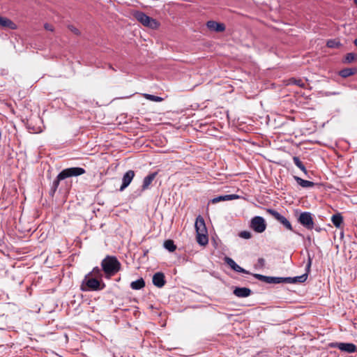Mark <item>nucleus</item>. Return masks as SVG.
I'll list each match as a JSON object with an SVG mask.
<instances>
[{
	"instance_id": "nucleus-8",
	"label": "nucleus",
	"mask_w": 357,
	"mask_h": 357,
	"mask_svg": "<svg viewBox=\"0 0 357 357\" xmlns=\"http://www.w3.org/2000/svg\"><path fill=\"white\" fill-rule=\"evenodd\" d=\"M333 348H337L342 351H345L349 354L354 353L357 351L356 346L353 343L345 342H333L331 344Z\"/></svg>"
},
{
	"instance_id": "nucleus-28",
	"label": "nucleus",
	"mask_w": 357,
	"mask_h": 357,
	"mask_svg": "<svg viewBox=\"0 0 357 357\" xmlns=\"http://www.w3.org/2000/svg\"><path fill=\"white\" fill-rule=\"evenodd\" d=\"M290 84H294L300 87L304 88L305 86V83L301 79L291 78L289 79Z\"/></svg>"
},
{
	"instance_id": "nucleus-29",
	"label": "nucleus",
	"mask_w": 357,
	"mask_h": 357,
	"mask_svg": "<svg viewBox=\"0 0 357 357\" xmlns=\"http://www.w3.org/2000/svg\"><path fill=\"white\" fill-rule=\"evenodd\" d=\"M356 59V54L354 53L350 52L347 53L344 59V63H351L354 61Z\"/></svg>"
},
{
	"instance_id": "nucleus-10",
	"label": "nucleus",
	"mask_w": 357,
	"mask_h": 357,
	"mask_svg": "<svg viewBox=\"0 0 357 357\" xmlns=\"http://www.w3.org/2000/svg\"><path fill=\"white\" fill-rule=\"evenodd\" d=\"M135 176V172L132 170H128L126 172L122 178V184L120 187L119 190H124L131 183Z\"/></svg>"
},
{
	"instance_id": "nucleus-21",
	"label": "nucleus",
	"mask_w": 357,
	"mask_h": 357,
	"mask_svg": "<svg viewBox=\"0 0 357 357\" xmlns=\"http://www.w3.org/2000/svg\"><path fill=\"white\" fill-rule=\"evenodd\" d=\"M357 73L356 68H343L339 72V75L343 77L347 78L349 76H351Z\"/></svg>"
},
{
	"instance_id": "nucleus-42",
	"label": "nucleus",
	"mask_w": 357,
	"mask_h": 357,
	"mask_svg": "<svg viewBox=\"0 0 357 357\" xmlns=\"http://www.w3.org/2000/svg\"><path fill=\"white\" fill-rule=\"evenodd\" d=\"M354 1L357 5V0H354Z\"/></svg>"
},
{
	"instance_id": "nucleus-7",
	"label": "nucleus",
	"mask_w": 357,
	"mask_h": 357,
	"mask_svg": "<svg viewBox=\"0 0 357 357\" xmlns=\"http://www.w3.org/2000/svg\"><path fill=\"white\" fill-rule=\"evenodd\" d=\"M298 222L307 229L314 228L313 218L310 212H302L298 218Z\"/></svg>"
},
{
	"instance_id": "nucleus-17",
	"label": "nucleus",
	"mask_w": 357,
	"mask_h": 357,
	"mask_svg": "<svg viewBox=\"0 0 357 357\" xmlns=\"http://www.w3.org/2000/svg\"><path fill=\"white\" fill-rule=\"evenodd\" d=\"M157 175L156 172H153L151 174H149L148 176H146L144 180L142 183V190H145L149 188L150 184L152 183V181L154 180Z\"/></svg>"
},
{
	"instance_id": "nucleus-18",
	"label": "nucleus",
	"mask_w": 357,
	"mask_h": 357,
	"mask_svg": "<svg viewBox=\"0 0 357 357\" xmlns=\"http://www.w3.org/2000/svg\"><path fill=\"white\" fill-rule=\"evenodd\" d=\"M294 178L295 181L297 182V183L303 188H312L315 185V183L312 181L304 180L296 176H295Z\"/></svg>"
},
{
	"instance_id": "nucleus-11",
	"label": "nucleus",
	"mask_w": 357,
	"mask_h": 357,
	"mask_svg": "<svg viewBox=\"0 0 357 357\" xmlns=\"http://www.w3.org/2000/svg\"><path fill=\"white\" fill-rule=\"evenodd\" d=\"M225 263L234 271L238 273H242L245 274H250V273L243 268L238 265L234 259L230 257H226L225 259Z\"/></svg>"
},
{
	"instance_id": "nucleus-5",
	"label": "nucleus",
	"mask_w": 357,
	"mask_h": 357,
	"mask_svg": "<svg viewBox=\"0 0 357 357\" xmlns=\"http://www.w3.org/2000/svg\"><path fill=\"white\" fill-rule=\"evenodd\" d=\"M250 227L257 233H262L266 229V223L263 217L257 215L251 219Z\"/></svg>"
},
{
	"instance_id": "nucleus-35",
	"label": "nucleus",
	"mask_w": 357,
	"mask_h": 357,
	"mask_svg": "<svg viewBox=\"0 0 357 357\" xmlns=\"http://www.w3.org/2000/svg\"><path fill=\"white\" fill-rule=\"evenodd\" d=\"M225 200L228 201V200L236 199L238 198V196L236 195L232 194V195H225Z\"/></svg>"
},
{
	"instance_id": "nucleus-40",
	"label": "nucleus",
	"mask_w": 357,
	"mask_h": 357,
	"mask_svg": "<svg viewBox=\"0 0 357 357\" xmlns=\"http://www.w3.org/2000/svg\"><path fill=\"white\" fill-rule=\"evenodd\" d=\"M28 128H29V130L31 131V128H30L29 126L28 127ZM31 132H36L37 131H36V130H35L33 129V128H31Z\"/></svg>"
},
{
	"instance_id": "nucleus-12",
	"label": "nucleus",
	"mask_w": 357,
	"mask_h": 357,
	"mask_svg": "<svg viewBox=\"0 0 357 357\" xmlns=\"http://www.w3.org/2000/svg\"><path fill=\"white\" fill-rule=\"evenodd\" d=\"M256 279L268 284H280V277L266 276L258 273L252 274Z\"/></svg>"
},
{
	"instance_id": "nucleus-1",
	"label": "nucleus",
	"mask_w": 357,
	"mask_h": 357,
	"mask_svg": "<svg viewBox=\"0 0 357 357\" xmlns=\"http://www.w3.org/2000/svg\"><path fill=\"white\" fill-rule=\"evenodd\" d=\"M101 267L105 277L109 279L121 270V264L116 257L107 255L101 261Z\"/></svg>"
},
{
	"instance_id": "nucleus-33",
	"label": "nucleus",
	"mask_w": 357,
	"mask_h": 357,
	"mask_svg": "<svg viewBox=\"0 0 357 357\" xmlns=\"http://www.w3.org/2000/svg\"><path fill=\"white\" fill-rule=\"evenodd\" d=\"M265 266V259L264 258H259L257 263L255 264L256 268H263Z\"/></svg>"
},
{
	"instance_id": "nucleus-24",
	"label": "nucleus",
	"mask_w": 357,
	"mask_h": 357,
	"mask_svg": "<svg viewBox=\"0 0 357 357\" xmlns=\"http://www.w3.org/2000/svg\"><path fill=\"white\" fill-rule=\"evenodd\" d=\"M103 274L104 273H103V271L102 270V268H100L99 267L96 266L87 275H89V276L93 275L96 278L102 279V278L103 277Z\"/></svg>"
},
{
	"instance_id": "nucleus-15",
	"label": "nucleus",
	"mask_w": 357,
	"mask_h": 357,
	"mask_svg": "<svg viewBox=\"0 0 357 357\" xmlns=\"http://www.w3.org/2000/svg\"><path fill=\"white\" fill-rule=\"evenodd\" d=\"M233 294L238 298H246L251 295L252 291L248 287H236Z\"/></svg>"
},
{
	"instance_id": "nucleus-14",
	"label": "nucleus",
	"mask_w": 357,
	"mask_h": 357,
	"mask_svg": "<svg viewBox=\"0 0 357 357\" xmlns=\"http://www.w3.org/2000/svg\"><path fill=\"white\" fill-rule=\"evenodd\" d=\"M206 26L209 30L216 32H222L225 30V26L223 23H219L213 20L208 21Z\"/></svg>"
},
{
	"instance_id": "nucleus-37",
	"label": "nucleus",
	"mask_w": 357,
	"mask_h": 357,
	"mask_svg": "<svg viewBox=\"0 0 357 357\" xmlns=\"http://www.w3.org/2000/svg\"><path fill=\"white\" fill-rule=\"evenodd\" d=\"M44 26L46 30L51 31H53L52 26L49 24H45Z\"/></svg>"
},
{
	"instance_id": "nucleus-13",
	"label": "nucleus",
	"mask_w": 357,
	"mask_h": 357,
	"mask_svg": "<svg viewBox=\"0 0 357 357\" xmlns=\"http://www.w3.org/2000/svg\"><path fill=\"white\" fill-rule=\"evenodd\" d=\"M153 283L158 288L162 287L166 283L164 273L162 272L155 273L153 276Z\"/></svg>"
},
{
	"instance_id": "nucleus-38",
	"label": "nucleus",
	"mask_w": 357,
	"mask_h": 357,
	"mask_svg": "<svg viewBox=\"0 0 357 357\" xmlns=\"http://www.w3.org/2000/svg\"><path fill=\"white\" fill-rule=\"evenodd\" d=\"M56 191V190H54V188H50V192H49L50 195L51 197H54V194H55Z\"/></svg>"
},
{
	"instance_id": "nucleus-30",
	"label": "nucleus",
	"mask_w": 357,
	"mask_h": 357,
	"mask_svg": "<svg viewBox=\"0 0 357 357\" xmlns=\"http://www.w3.org/2000/svg\"><path fill=\"white\" fill-rule=\"evenodd\" d=\"M144 96L146 97V98L147 100L155 101V102H160L162 100V98L161 97L156 96L154 95H151V94H144Z\"/></svg>"
},
{
	"instance_id": "nucleus-32",
	"label": "nucleus",
	"mask_w": 357,
	"mask_h": 357,
	"mask_svg": "<svg viewBox=\"0 0 357 357\" xmlns=\"http://www.w3.org/2000/svg\"><path fill=\"white\" fill-rule=\"evenodd\" d=\"M280 283L293 284L292 277H280Z\"/></svg>"
},
{
	"instance_id": "nucleus-23",
	"label": "nucleus",
	"mask_w": 357,
	"mask_h": 357,
	"mask_svg": "<svg viewBox=\"0 0 357 357\" xmlns=\"http://www.w3.org/2000/svg\"><path fill=\"white\" fill-rule=\"evenodd\" d=\"M331 222L336 227L339 228L343 222V217L339 213H335L331 217Z\"/></svg>"
},
{
	"instance_id": "nucleus-41",
	"label": "nucleus",
	"mask_w": 357,
	"mask_h": 357,
	"mask_svg": "<svg viewBox=\"0 0 357 357\" xmlns=\"http://www.w3.org/2000/svg\"><path fill=\"white\" fill-rule=\"evenodd\" d=\"M354 43L357 47V38L354 40Z\"/></svg>"
},
{
	"instance_id": "nucleus-2",
	"label": "nucleus",
	"mask_w": 357,
	"mask_h": 357,
	"mask_svg": "<svg viewBox=\"0 0 357 357\" xmlns=\"http://www.w3.org/2000/svg\"><path fill=\"white\" fill-rule=\"evenodd\" d=\"M86 171L84 168L79 167L64 169L57 175L56 179L53 181L51 188H54V190H57L61 181L72 176L82 175Z\"/></svg>"
},
{
	"instance_id": "nucleus-34",
	"label": "nucleus",
	"mask_w": 357,
	"mask_h": 357,
	"mask_svg": "<svg viewBox=\"0 0 357 357\" xmlns=\"http://www.w3.org/2000/svg\"><path fill=\"white\" fill-rule=\"evenodd\" d=\"M221 201H226L225 195L216 197L213 198L211 202H212V203L215 204V203H218Z\"/></svg>"
},
{
	"instance_id": "nucleus-3",
	"label": "nucleus",
	"mask_w": 357,
	"mask_h": 357,
	"mask_svg": "<svg viewBox=\"0 0 357 357\" xmlns=\"http://www.w3.org/2000/svg\"><path fill=\"white\" fill-rule=\"evenodd\" d=\"M106 285L101 279L86 275L81 284L83 291H98L104 289Z\"/></svg>"
},
{
	"instance_id": "nucleus-39",
	"label": "nucleus",
	"mask_w": 357,
	"mask_h": 357,
	"mask_svg": "<svg viewBox=\"0 0 357 357\" xmlns=\"http://www.w3.org/2000/svg\"><path fill=\"white\" fill-rule=\"evenodd\" d=\"M314 229L318 232H320L322 230L321 227H316Z\"/></svg>"
},
{
	"instance_id": "nucleus-36",
	"label": "nucleus",
	"mask_w": 357,
	"mask_h": 357,
	"mask_svg": "<svg viewBox=\"0 0 357 357\" xmlns=\"http://www.w3.org/2000/svg\"><path fill=\"white\" fill-rule=\"evenodd\" d=\"M70 30H71L73 32H74L75 34H77V35L79 34V30H78L77 29H76L75 27H74V26H70Z\"/></svg>"
},
{
	"instance_id": "nucleus-31",
	"label": "nucleus",
	"mask_w": 357,
	"mask_h": 357,
	"mask_svg": "<svg viewBox=\"0 0 357 357\" xmlns=\"http://www.w3.org/2000/svg\"><path fill=\"white\" fill-rule=\"evenodd\" d=\"M238 236L244 239H250L252 237V234L248 231H242L239 232Z\"/></svg>"
},
{
	"instance_id": "nucleus-26",
	"label": "nucleus",
	"mask_w": 357,
	"mask_h": 357,
	"mask_svg": "<svg viewBox=\"0 0 357 357\" xmlns=\"http://www.w3.org/2000/svg\"><path fill=\"white\" fill-rule=\"evenodd\" d=\"M293 161L295 165L299 168L305 174H307V171L305 167V165L303 164V162L301 161L298 157L294 156L293 157Z\"/></svg>"
},
{
	"instance_id": "nucleus-20",
	"label": "nucleus",
	"mask_w": 357,
	"mask_h": 357,
	"mask_svg": "<svg viewBox=\"0 0 357 357\" xmlns=\"http://www.w3.org/2000/svg\"><path fill=\"white\" fill-rule=\"evenodd\" d=\"M145 287V282L142 278L130 283V288L134 290H140Z\"/></svg>"
},
{
	"instance_id": "nucleus-6",
	"label": "nucleus",
	"mask_w": 357,
	"mask_h": 357,
	"mask_svg": "<svg viewBox=\"0 0 357 357\" xmlns=\"http://www.w3.org/2000/svg\"><path fill=\"white\" fill-rule=\"evenodd\" d=\"M266 212L273 216L280 224H282L287 229L293 231V228L290 222L277 211L273 208H267Z\"/></svg>"
},
{
	"instance_id": "nucleus-22",
	"label": "nucleus",
	"mask_w": 357,
	"mask_h": 357,
	"mask_svg": "<svg viewBox=\"0 0 357 357\" xmlns=\"http://www.w3.org/2000/svg\"><path fill=\"white\" fill-rule=\"evenodd\" d=\"M197 241L200 245H206L208 243V232L197 234Z\"/></svg>"
},
{
	"instance_id": "nucleus-9",
	"label": "nucleus",
	"mask_w": 357,
	"mask_h": 357,
	"mask_svg": "<svg viewBox=\"0 0 357 357\" xmlns=\"http://www.w3.org/2000/svg\"><path fill=\"white\" fill-rule=\"evenodd\" d=\"M312 258L310 255H308L307 263V265L305 267V273L299 276L292 277L293 284L303 283L307 280L308 274L310 272V268L312 266Z\"/></svg>"
},
{
	"instance_id": "nucleus-4",
	"label": "nucleus",
	"mask_w": 357,
	"mask_h": 357,
	"mask_svg": "<svg viewBox=\"0 0 357 357\" xmlns=\"http://www.w3.org/2000/svg\"><path fill=\"white\" fill-rule=\"evenodd\" d=\"M133 16L138 22L146 27L156 29L160 26V23L156 20L150 17L142 11H135Z\"/></svg>"
},
{
	"instance_id": "nucleus-19",
	"label": "nucleus",
	"mask_w": 357,
	"mask_h": 357,
	"mask_svg": "<svg viewBox=\"0 0 357 357\" xmlns=\"http://www.w3.org/2000/svg\"><path fill=\"white\" fill-rule=\"evenodd\" d=\"M0 25L3 27H8L11 29H15L17 28L16 24L10 20L0 17Z\"/></svg>"
},
{
	"instance_id": "nucleus-27",
	"label": "nucleus",
	"mask_w": 357,
	"mask_h": 357,
	"mask_svg": "<svg viewBox=\"0 0 357 357\" xmlns=\"http://www.w3.org/2000/svg\"><path fill=\"white\" fill-rule=\"evenodd\" d=\"M326 46L329 48H340L342 44L339 40L330 39L327 41Z\"/></svg>"
},
{
	"instance_id": "nucleus-25",
	"label": "nucleus",
	"mask_w": 357,
	"mask_h": 357,
	"mask_svg": "<svg viewBox=\"0 0 357 357\" xmlns=\"http://www.w3.org/2000/svg\"><path fill=\"white\" fill-rule=\"evenodd\" d=\"M164 248L167 250L169 252H172L176 250V245L174 244V242L172 240H166L163 244Z\"/></svg>"
},
{
	"instance_id": "nucleus-16",
	"label": "nucleus",
	"mask_w": 357,
	"mask_h": 357,
	"mask_svg": "<svg viewBox=\"0 0 357 357\" xmlns=\"http://www.w3.org/2000/svg\"><path fill=\"white\" fill-rule=\"evenodd\" d=\"M196 233H207V229L205 225L204 220L201 216H198L196 219L195 224Z\"/></svg>"
}]
</instances>
